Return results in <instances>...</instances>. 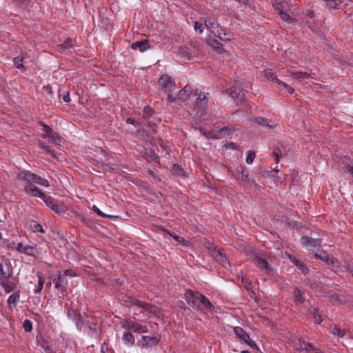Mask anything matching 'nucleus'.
Listing matches in <instances>:
<instances>
[{
    "instance_id": "1",
    "label": "nucleus",
    "mask_w": 353,
    "mask_h": 353,
    "mask_svg": "<svg viewBox=\"0 0 353 353\" xmlns=\"http://www.w3.org/2000/svg\"><path fill=\"white\" fill-rule=\"evenodd\" d=\"M185 296L188 305L195 310L211 311L214 309L209 299L197 291L188 290L185 292Z\"/></svg>"
},
{
    "instance_id": "2",
    "label": "nucleus",
    "mask_w": 353,
    "mask_h": 353,
    "mask_svg": "<svg viewBox=\"0 0 353 353\" xmlns=\"http://www.w3.org/2000/svg\"><path fill=\"white\" fill-rule=\"evenodd\" d=\"M17 179L20 181H24L27 182V184H37L44 187H48L50 185L49 182L47 179L41 178L36 174L30 172H21L17 174Z\"/></svg>"
},
{
    "instance_id": "3",
    "label": "nucleus",
    "mask_w": 353,
    "mask_h": 353,
    "mask_svg": "<svg viewBox=\"0 0 353 353\" xmlns=\"http://www.w3.org/2000/svg\"><path fill=\"white\" fill-rule=\"evenodd\" d=\"M46 205L53 212L59 216H63L65 214V206L63 204H59L57 201L48 195L43 196L42 199Z\"/></svg>"
},
{
    "instance_id": "4",
    "label": "nucleus",
    "mask_w": 353,
    "mask_h": 353,
    "mask_svg": "<svg viewBox=\"0 0 353 353\" xmlns=\"http://www.w3.org/2000/svg\"><path fill=\"white\" fill-rule=\"evenodd\" d=\"M234 333L236 337L242 343H246L253 349H257V345L252 341L249 334L241 327H234Z\"/></svg>"
},
{
    "instance_id": "5",
    "label": "nucleus",
    "mask_w": 353,
    "mask_h": 353,
    "mask_svg": "<svg viewBox=\"0 0 353 353\" xmlns=\"http://www.w3.org/2000/svg\"><path fill=\"white\" fill-rule=\"evenodd\" d=\"M122 326L128 330L137 333H146L148 331L145 325L130 319L123 320L122 322Z\"/></svg>"
},
{
    "instance_id": "6",
    "label": "nucleus",
    "mask_w": 353,
    "mask_h": 353,
    "mask_svg": "<svg viewBox=\"0 0 353 353\" xmlns=\"http://www.w3.org/2000/svg\"><path fill=\"white\" fill-rule=\"evenodd\" d=\"M230 96L237 102H241L245 97V92L241 88V83L235 81L232 87L228 90Z\"/></svg>"
},
{
    "instance_id": "7",
    "label": "nucleus",
    "mask_w": 353,
    "mask_h": 353,
    "mask_svg": "<svg viewBox=\"0 0 353 353\" xmlns=\"http://www.w3.org/2000/svg\"><path fill=\"white\" fill-rule=\"evenodd\" d=\"M301 242L304 246L311 252H315L321 245V241L319 239H313L307 236L301 238Z\"/></svg>"
},
{
    "instance_id": "8",
    "label": "nucleus",
    "mask_w": 353,
    "mask_h": 353,
    "mask_svg": "<svg viewBox=\"0 0 353 353\" xmlns=\"http://www.w3.org/2000/svg\"><path fill=\"white\" fill-rule=\"evenodd\" d=\"M129 303L132 306H136V307L140 308L141 312L143 311H146V312H151V313L156 312V308L154 305H152L150 303H146L142 302L140 300L130 298Z\"/></svg>"
},
{
    "instance_id": "9",
    "label": "nucleus",
    "mask_w": 353,
    "mask_h": 353,
    "mask_svg": "<svg viewBox=\"0 0 353 353\" xmlns=\"http://www.w3.org/2000/svg\"><path fill=\"white\" fill-rule=\"evenodd\" d=\"M159 84L165 92H171L175 88V83L168 74H163L159 80Z\"/></svg>"
},
{
    "instance_id": "10",
    "label": "nucleus",
    "mask_w": 353,
    "mask_h": 353,
    "mask_svg": "<svg viewBox=\"0 0 353 353\" xmlns=\"http://www.w3.org/2000/svg\"><path fill=\"white\" fill-rule=\"evenodd\" d=\"M272 6L275 13L280 17L282 21L288 22L290 19V15L282 10V0H274Z\"/></svg>"
},
{
    "instance_id": "11",
    "label": "nucleus",
    "mask_w": 353,
    "mask_h": 353,
    "mask_svg": "<svg viewBox=\"0 0 353 353\" xmlns=\"http://www.w3.org/2000/svg\"><path fill=\"white\" fill-rule=\"evenodd\" d=\"M212 255L214 259L225 268H227L230 265L228 258L219 250H214Z\"/></svg>"
},
{
    "instance_id": "12",
    "label": "nucleus",
    "mask_w": 353,
    "mask_h": 353,
    "mask_svg": "<svg viewBox=\"0 0 353 353\" xmlns=\"http://www.w3.org/2000/svg\"><path fill=\"white\" fill-rule=\"evenodd\" d=\"M194 96H198L196 99V106L199 108H203L209 100V94L200 92L198 93V90H196L194 92Z\"/></svg>"
},
{
    "instance_id": "13",
    "label": "nucleus",
    "mask_w": 353,
    "mask_h": 353,
    "mask_svg": "<svg viewBox=\"0 0 353 353\" xmlns=\"http://www.w3.org/2000/svg\"><path fill=\"white\" fill-rule=\"evenodd\" d=\"M25 192L32 196L35 197H40L41 199H43V196H46L44 193H43L37 187L34 186L33 184H27L25 186Z\"/></svg>"
},
{
    "instance_id": "14",
    "label": "nucleus",
    "mask_w": 353,
    "mask_h": 353,
    "mask_svg": "<svg viewBox=\"0 0 353 353\" xmlns=\"http://www.w3.org/2000/svg\"><path fill=\"white\" fill-rule=\"evenodd\" d=\"M55 288L61 292H64L66 289L68 281L65 276L61 274H59L57 279L54 281Z\"/></svg>"
},
{
    "instance_id": "15",
    "label": "nucleus",
    "mask_w": 353,
    "mask_h": 353,
    "mask_svg": "<svg viewBox=\"0 0 353 353\" xmlns=\"http://www.w3.org/2000/svg\"><path fill=\"white\" fill-rule=\"evenodd\" d=\"M254 262L258 268L261 270H265L266 272H269L272 270L270 265L268 262L259 256H256L254 258Z\"/></svg>"
},
{
    "instance_id": "16",
    "label": "nucleus",
    "mask_w": 353,
    "mask_h": 353,
    "mask_svg": "<svg viewBox=\"0 0 353 353\" xmlns=\"http://www.w3.org/2000/svg\"><path fill=\"white\" fill-rule=\"evenodd\" d=\"M131 48L133 50L139 49L140 52H143L150 48V45L148 40H143L141 41H136L132 43Z\"/></svg>"
},
{
    "instance_id": "17",
    "label": "nucleus",
    "mask_w": 353,
    "mask_h": 353,
    "mask_svg": "<svg viewBox=\"0 0 353 353\" xmlns=\"http://www.w3.org/2000/svg\"><path fill=\"white\" fill-rule=\"evenodd\" d=\"M315 256L321 259L330 267H333L334 265L335 261L334 259L332 257H330V256L325 252H322L320 254L316 253Z\"/></svg>"
},
{
    "instance_id": "18",
    "label": "nucleus",
    "mask_w": 353,
    "mask_h": 353,
    "mask_svg": "<svg viewBox=\"0 0 353 353\" xmlns=\"http://www.w3.org/2000/svg\"><path fill=\"white\" fill-rule=\"evenodd\" d=\"M193 90L190 85H186L179 93V98L182 101L188 100L192 94Z\"/></svg>"
},
{
    "instance_id": "19",
    "label": "nucleus",
    "mask_w": 353,
    "mask_h": 353,
    "mask_svg": "<svg viewBox=\"0 0 353 353\" xmlns=\"http://www.w3.org/2000/svg\"><path fill=\"white\" fill-rule=\"evenodd\" d=\"M238 171L239 172H241V181L242 182L249 184L250 185L252 183H254V181L250 179V178L249 176L248 171L246 170L243 166H240L239 168L238 169Z\"/></svg>"
},
{
    "instance_id": "20",
    "label": "nucleus",
    "mask_w": 353,
    "mask_h": 353,
    "mask_svg": "<svg viewBox=\"0 0 353 353\" xmlns=\"http://www.w3.org/2000/svg\"><path fill=\"white\" fill-rule=\"evenodd\" d=\"M292 77L299 81H303L311 77V74L301 71L291 72Z\"/></svg>"
},
{
    "instance_id": "21",
    "label": "nucleus",
    "mask_w": 353,
    "mask_h": 353,
    "mask_svg": "<svg viewBox=\"0 0 353 353\" xmlns=\"http://www.w3.org/2000/svg\"><path fill=\"white\" fill-rule=\"evenodd\" d=\"M11 273L8 269L5 270L3 263L0 262V283H4L5 281L9 279Z\"/></svg>"
},
{
    "instance_id": "22",
    "label": "nucleus",
    "mask_w": 353,
    "mask_h": 353,
    "mask_svg": "<svg viewBox=\"0 0 353 353\" xmlns=\"http://www.w3.org/2000/svg\"><path fill=\"white\" fill-rule=\"evenodd\" d=\"M310 315L314 319L316 323H321L323 321L321 315L319 314V310L317 308L314 307H310L308 310Z\"/></svg>"
},
{
    "instance_id": "23",
    "label": "nucleus",
    "mask_w": 353,
    "mask_h": 353,
    "mask_svg": "<svg viewBox=\"0 0 353 353\" xmlns=\"http://www.w3.org/2000/svg\"><path fill=\"white\" fill-rule=\"evenodd\" d=\"M24 254L30 256H35L36 254H39L40 251L37 248L36 245H26L24 250Z\"/></svg>"
},
{
    "instance_id": "24",
    "label": "nucleus",
    "mask_w": 353,
    "mask_h": 353,
    "mask_svg": "<svg viewBox=\"0 0 353 353\" xmlns=\"http://www.w3.org/2000/svg\"><path fill=\"white\" fill-rule=\"evenodd\" d=\"M159 342V340L155 336H142V343L143 345H157Z\"/></svg>"
},
{
    "instance_id": "25",
    "label": "nucleus",
    "mask_w": 353,
    "mask_h": 353,
    "mask_svg": "<svg viewBox=\"0 0 353 353\" xmlns=\"http://www.w3.org/2000/svg\"><path fill=\"white\" fill-rule=\"evenodd\" d=\"M208 44L213 48L216 50L219 53H223V52H225L223 45L220 43L219 41H217L216 39H210L208 41Z\"/></svg>"
},
{
    "instance_id": "26",
    "label": "nucleus",
    "mask_w": 353,
    "mask_h": 353,
    "mask_svg": "<svg viewBox=\"0 0 353 353\" xmlns=\"http://www.w3.org/2000/svg\"><path fill=\"white\" fill-rule=\"evenodd\" d=\"M30 228L33 232L44 234L45 231L41 225L35 221H31L30 223Z\"/></svg>"
},
{
    "instance_id": "27",
    "label": "nucleus",
    "mask_w": 353,
    "mask_h": 353,
    "mask_svg": "<svg viewBox=\"0 0 353 353\" xmlns=\"http://www.w3.org/2000/svg\"><path fill=\"white\" fill-rule=\"evenodd\" d=\"M326 6L330 9H340L343 0H325Z\"/></svg>"
},
{
    "instance_id": "28",
    "label": "nucleus",
    "mask_w": 353,
    "mask_h": 353,
    "mask_svg": "<svg viewBox=\"0 0 353 353\" xmlns=\"http://www.w3.org/2000/svg\"><path fill=\"white\" fill-rule=\"evenodd\" d=\"M263 74L267 80L276 83L278 84V81H281L277 77L274 75V74L272 72L271 70H263Z\"/></svg>"
},
{
    "instance_id": "29",
    "label": "nucleus",
    "mask_w": 353,
    "mask_h": 353,
    "mask_svg": "<svg viewBox=\"0 0 353 353\" xmlns=\"http://www.w3.org/2000/svg\"><path fill=\"white\" fill-rule=\"evenodd\" d=\"M39 148L43 150L47 154L50 155L53 158H57L55 151L52 149L50 146L46 145L44 143L39 142Z\"/></svg>"
},
{
    "instance_id": "30",
    "label": "nucleus",
    "mask_w": 353,
    "mask_h": 353,
    "mask_svg": "<svg viewBox=\"0 0 353 353\" xmlns=\"http://www.w3.org/2000/svg\"><path fill=\"white\" fill-rule=\"evenodd\" d=\"M214 23H194V30L196 32H199V34L202 33L203 31V29L205 27H207L208 28H213V26ZM217 26L218 23H216Z\"/></svg>"
},
{
    "instance_id": "31",
    "label": "nucleus",
    "mask_w": 353,
    "mask_h": 353,
    "mask_svg": "<svg viewBox=\"0 0 353 353\" xmlns=\"http://www.w3.org/2000/svg\"><path fill=\"white\" fill-rule=\"evenodd\" d=\"M50 139V141L57 145H61L62 142L61 137L59 135V134L56 132L52 131L49 136L47 137Z\"/></svg>"
},
{
    "instance_id": "32",
    "label": "nucleus",
    "mask_w": 353,
    "mask_h": 353,
    "mask_svg": "<svg viewBox=\"0 0 353 353\" xmlns=\"http://www.w3.org/2000/svg\"><path fill=\"white\" fill-rule=\"evenodd\" d=\"M14 64L19 69H23L26 70L27 67L24 64V58L23 57H17L14 59Z\"/></svg>"
},
{
    "instance_id": "33",
    "label": "nucleus",
    "mask_w": 353,
    "mask_h": 353,
    "mask_svg": "<svg viewBox=\"0 0 353 353\" xmlns=\"http://www.w3.org/2000/svg\"><path fill=\"white\" fill-rule=\"evenodd\" d=\"M122 339L125 343H128L129 345L134 344V337L130 332H125Z\"/></svg>"
},
{
    "instance_id": "34",
    "label": "nucleus",
    "mask_w": 353,
    "mask_h": 353,
    "mask_svg": "<svg viewBox=\"0 0 353 353\" xmlns=\"http://www.w3.org/2000/svg\"><path fill=\"white\" fill-rule=\"evenodd\" d=\"M294 296H295V301L296 303H302L305 299L303 296V292H301L299 288H296L294 290Z\"/></svg>"
},
{
    "instance_id": "35",
    "label": "nucleus",
    "mask_w": 353,
    "mask_h": 353,
    "mask_svg": "<svg viewBox=\"0 0 353 353\" xmlns=\"http://www.w3.org/2000/svg\"><path fill=\"white\" fill-rule=\"evenodd\" d=\"M332 333L333 335L338 336L339 338H342L345 334V331L344 330H341L339 327L334 325L332 330Z\"/></svg>"
},
{
    "instance_id": "36",
    "label": "nucleus",
    "mask_w": 353,
    "mask_h": 353,
    "mask_svg": "<svg viewBox=\"0 0 353 353\" xmlns=\"http://www.w3.org/2000/svg\"><path fill=\"white\" fill-rule=\"evenodd\" d=\"M254 122L258 125L267 126L268 128H272L273 126L270 125V121L263 117H258L254 119Z\"/></svg>"
},
{
    "instance_id": "37",
    "label": "nucleus",
    "mask_w": 353,
    "mask_h": 353,
    "mask_svg": "<svg viewBox=\"0 0 353 353\" xmlns=\"http://www.w3.org/2000/svg\"><path fill=\"white\" fill-rule=\"evenodd\" d=\"M19 300V294L18 292H14L11 294L8 299V303L10 305H15V303Z\"/></svg>"
},
{
    "instance_id": "38",
    "label": "nucleus",
    "mask_w": 353,
    "mask_h": 353,
    "mask_svg": "<svg viewBox=\"0 0 353 353\" xmlns=\"http://www.w3.org/2000/svg\"><path fill=\"white\" fill-rule=\"evenodd\" d=\"M0 284L2 285L7 293H9L14 290V284L10 282L9 279L5 281L4 283H0Z\"/></svg>"
},
{
    "instance_id": "39",
    "label": "nucleus",
    "mask_w": 353,
    "mask_h": 353,
    "mask_svg": "<svg viewBox=\"0 0 353 353\" xmlns=\"http://www.w3.org/2000/svg\"><path fill=\"white\" fill-rule=\"evenodd\" d=\"M154 113V110L150 106H145L143 110V117L144 118L150 117Z\"/></svg>"
},
{
    "instance_id": "40",
    "label": "nucleus",
    "mask_w": 353,
    "mask_h": 353,
    "mask_svg": "<svg viewBox=\"0 0 353 353\" xmlns=\"http://www.w3.org/2000/svg\"><path fill=\"white\" fill-rule=\"evenodd\" d=\"M41 125L43 126V132H44V134H42V137L43 138H47V137L49 136L50 132L52 131V128L43 123H41Z\"/></svg>"
},
{
    "instance_id": "41",
    "label": "nucleus",
    "mask_w": 353,
    "mask_h": 353,
    "mask_svg": "<svg viewBox=\"0 0 353 353\" xmlns=\"http://www.w3.org/2000/svg\"><path fill=\"white\" fill-rule=\"evenodd\" d=\"M72 39L70 38H68L62 44H61L59 48L60 50H65L68 49L69 48L72 47Z\"/></svg>"
},
{
    "instance_id": "42",
    "label": "nucleus",
    "mask_w": 353,
    "mask_h": 353,
    "mask_svg": "<svg viewBox=\"0 0 353 353\" xmlns=\"http://www.w3.org/2000/svg\"><path fill=\"white\" fill-rule=\"evenodd\" d=\"M255 158V152L252 150H249L248 152V155L246 157V163L248 164H252Z\"/></svg>"
},
{
    "instance_id": "43",
    "label": "nucleus",
    "mask_w": 353,
    "mask_h": 353,
    "mask_svg": "<svg viewBox=\"0 0 353 353\" xmlns=\"http://www.w3.org/2000/svg\"><path fill=\"white\" fill-rule=\"evenodd\" d=\"M296 266L299 268L301 272L306 274L308 273V268L300 261L296 260L295 261Z\"/></svg>"
},
{
    "instance_id": "44",
    "label": "nucleus",
    "mask_w": 353,
    "mask_h": 353,
    "mask_svg": "<svg viewBox=\"0 0 353 353\" xmlns=\"http://www.w3.org/2000/svg\"><path fill=\"white\" fill-rule=\"evenodd\" d=\"M38 277H39L38 287L35 290V293H39L42 290L43 284H44V279L39 274H38Z\"/></svg>"
},
{
    "instance_id": "45",
    "label": "nucleus",
    "mask_w": 353,
    "mask_h": 353,
    "mask_svg": "<svg viewBox=\"0 0 353 353\" xmlns=\"http://www.w3.org/2000/svg\"><path fill=\"white\" fill-rule=\"evenodd\" d=\"M41 347L47 353H56L52 351L51 345L48 341H44L43 343H41Z\"/></svg>"
},
{
    "instance_id": "46",
    "label": "nucleus",
    "mask_w": 353,
    "mask_h": 353,
    "mask_svg": "<svg viewBox=\"0 0 353 353\" xmlns=\"http://www.w3.org/2000/svg\"><path fill=\"white\" fill-rule=\"evenodd\" d=\"M23 327L26 332H30L32 330V322L28 319L25 320L23 323Z\"/></svg>"
},
{
    "instance_id": "47",
    "label": "nucleus",
    "mask_w": 353,
    "mask_h": 353,
    "mask_svg": "<svg viewBox=\"0 0 353 353\" xmlns=\"http://www.w3.org/2000/svg\"><path fill=\"white\" fill-rule=\"evenodd\" d=\"M329 297L340 303H343L344 301V297L336 293L329 294Z\"/></svg>"
},
{
    "instance_id": "48",
    "label": "nucleus",
    "mask_w": 353,
    "mask_h": 353,
    "mask_svg": "<svg viewBox=\"0 0 353 353\" xmlns=\"http://www.w3.org/2000/svg\"><path fill=\"white\" fill-rule=\"evenodd\" d=\"M278 85H283V87H285L287 89L288 93L290 94H293L294 92V89L293 88L290 87L288 84L285 83L282 81H278Z\"/></svg>"
},
{
    "instance_id": "49",
    "label": "nucleus",
    "mask_w": 353,
    "mask_h": 353,
    "mask_svg": "<svg viewBox=\"0 0 353 353\" xmlns=\"http://www.w3.org/2000/svg\"><path fill=\"white\" fill-rule=\"evenodd\" d=\"M168 234L171 236L172 237H173L177 242L179 243H183L185 241V239L182 237V236H180L179 235H176L175 233L174 232H168Z\"/></svg>"
},
{
    "instance_id": "50",
    "label": "nucleus",
    "mask_w": 353,
    "mask_h": 353,
    "mask_svg": "<svg viewBox=\"0 0 353 353\" xmlns=\"http://www.w3.org/2000/svg\"><path fill=\"white\" fill-rule=\"evenodd\" d=\"M273 156L274 157V159H275V161H276V163H278L279 161V158L282 157L283 154H282V152L279 149H277L274 151Z\"/></svg>"
},
{
    "instance_id": "51",
    "label": "nucleus",
    "mask_w": 353,
    "mask_h": 353,
    "mask_svg": "<svg viewBox=\"0 0 353 353\" xmlns=\"http://www.w3.org/2000/svg\"><path fill=\"white\" fill-rule=\"evenodd\" d=\"M92 209L100 216H102V217L108 216V215H106L105 214L102 212L96 205H93Z\"/></svg>"
},
{
    "instance_id": "52",
    "label": "nucleus",
    "mask_w": 353,
    "mask_h": 353,
    "mask_svg": "<svg viewBox=\"0 0 353 353\" xmlns=\"http://www.w3.org/2000/svg\"><path fill=\"white\" fill-rule=\"evenodd\" d=\"M305 350L306 351H314V353L316 352V350L319 352H321L319 349L315 348L314 346L312 344L310 343H307V345L306 346Z\"/></svg>"
},
{
    "instance_id": "53",
    "label": "nucleus",
    "mask_w": 353,
    "mask_h": 353,
    "mask_svg": "<svg viewBox=\"0 0 353 353\" xmlns=\"http://www.w3.org/2000/svg\"><path fill=\"white\" fill-rule=\"evenodd\" d=\"M174 169L176 173L180 176H184V170L181 168H180L179 165H174Z\"/></svg>"
},
{
    "instance_id": "54",
    "label": "nucleus",
    "mask_w": 353,
    "mask_h": 353,
    "mask_svg": "<svg viewBox=\"0 0 353 353\" xmlns=\"http://www.w3.org/2000/svg\"><path fill=\"white\" fill-rule=\"evenodd\" d=\"M26 245H24L23 243H18L16 249L18 252L24 253V250L26 248Z\"/></svg>"
},
{
    "instance_id": "55",
    "label": "nucleus",
    "mask_w": 353,
    "mask_h": 353,
    "mask_svg": "<svg viewBox=\"0 0 353 353\" xmlns=\"http://www.w3.org/2000/svg\"><path fill=\"white\" fill-rule=\"evenodd\" d=\"M62 99L64 102L68 103V102L70 101L69 92H63V95L62 97Z\"/></svg>"
},
{
    "instance_id": "56",
    "label": "nucleus",
    "mask_w": 353,
    "mask_h": 353,
    "mask_svg": "<svg viewBox=\"0 0 353 353\" xmlns=\"http://www.w3.org/2000/svg\"><path fill=\"white\" fill-rule=\"evenodd\" d=\"M227 129L223 128L221 130V131L219 132V134L216 135L215 137L218 139H221L225 136V134L226 133Z\"/></svg>"
},
{
    "instance_id": "57",
    "label": "nucleus",
    "mask_w": 353,
    "mask_h": 353,
    "mask_svg": "<svg viewBox=\"0 0 353 353\" xmlns=\"http://www.w3.org/2000/svg\"><path fill=\"white\" fill-rule=\"evenodd\" d=\"M64 274L65 276H75L74 273L73 272L72 270H67L66 271H65L64 272Z\"/></svg>"
},
{
    "instance_id": "58",
    "label": "nucleus",
    "mask_w": 353,
    "mask_h": 353,
    "mask_svg": "<svg viewBox=\"0 0 353 353\" xmlns=\"http://www.w3.org/2000/svg\"><path fill=\"white\" fill-rule=\"evenodd\" d=\"M217 34H218L217 36L222 40H230V38L226 37V33H225V32L223 33V36H222L221 34L219 32H218Z\"/></svg>"
},
{
    "instance_id": "59",
    "label": "nucleus",
    "mask_w": 353,
    "mask_h": 353,
    "mask_svg": "<svg viewBox=\"0 0 353 353\" xmlns=\"http://www.w3.org/2000/svg\"><path fill=\"white\" fill-rule=\"evenodd\" d=\"M168 100L169 102L172 103V102H174L176 101V98L173 97L172 96V94H168Z\"/></svg>"
},
{
    "instance_id": "60",
    "label": "nucleus",
    "mask_w": 353,
    "mask_h": 353,
    "mask_svg": "<svg viewBox=\"0 0 353 353\" xmlns=\"http://www.w3.org/2000/svg\"><path fill=\"white\" fill-rule=\"evenodd\" d=\"M345 172L351 174L353 176V167H347L345 170Z\"/></svg>"
},
{
    "instance_id": "61",
    "label": "nucleus",
    "mask_w": 353,
    "mask_h": 353,
    "mask_svg": "<svg viewBox=\"0 0 353 353\" xmlns=\"http://www.w3.org/2000/svg\"><path fill=\"white\" fill-rule=\"evenodd\" d=\"M308 343H306L305 341H303V342H301L300 343V347L303 349V350H305L306 349V346L307 345Z\"/></svg>"
},
{
    "instance_id": "62",
    "label": "nucleus",
    "mask_w": 353,
    "mask_h": 353,
    "mask_svg": "<svg viewBox=\"0 0 353 353\" xmlns=\"http://www.w3.org/2000/svg\"><path fill=\"white\" fill-rule=\"evenodd\" d=\"M81 221H82V222H83V223H86V224H87V223H88V219H86V218H85V217H84V216H82V217L81 218Z\"/></svg>"
},
{
    "instance_id": "63",
    "label": "nucleus",
    "mask_w": 353,
    "mask_h": 353,
    "mask_svg": "<svg viewBox=\"0 0 353 353\" xmlns=\"http://www.w3.org/2000/svg\"><path fill=\"white\" fill-rule=\"evenodd\" d=\"M199 130H200V132H201L202 134H205V135L206 134V133H205V130H204V129H203V128H200V129H199Z\"/></svg>"
},
{
    "instance_id": "64",
    "label": "nucleus",
    "mask_w": 353,
    "mask_h": 353,
    "mask_svg": "<svg viewBox=\"0 0 353 353\" xmlns=\"http://www.w3.org/2000/svg\"><path fill=\"white\" fill-rule=\"evenodd\" d=\"M241 353H250L248 350H242Z\"/></svg>"
}]
</instances>
